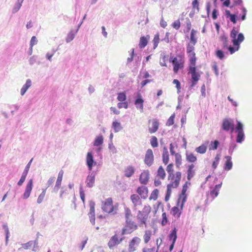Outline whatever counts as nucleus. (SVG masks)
Masks as SVG:
<instances>
[{
  "instance_id": "1",
  "label": "nucleus",
  "mask_w": 252,
  "mask_h": 252,
  "mask_svg": "<svg viewBox=\"0 0 252 252\" xmlns=\"http://www.w3.org/2000/svg\"><path fill=\"white\" fill-rule=\"evenodd\" d=\"M238 32L233 28L230 32V37L232 38V42L233 47L228 46V41L222 42V48L223 49H227L230 54H233L236 51H237L240 48V43L244 40V36L242 33L238 34Z\"/></svg>"
},
{
  "instance_id": "2",
  "label": "nucleus",
  "mask_w": 252,
  "mask_h": 252,
  "mask_svg": "<svg viewBox=\"0 0 252 252\" xmlns=\"http://www.w3.org/2000/svg\"><path fill=\"white\" fill-rule=\"evenodd\" d=\"M189 67L188 74H191V88L194 87L197 83V82L200 79V74L196 71V58H189Z\"/></svg>"
},
{
  "instance_id": "3",
  "label": "nucleus",
  "mask_w": 252,
  "mask_h": 252,
  "mask_svg": "<svg viewBox=\"0 0 252 252\" xmlns=\"http://www.w3.org/2000/svg\"><path fill=\"white\" fill-rule=\"evenodd\" d=\"M151 211V207L150 205H145L142 211H138L136 215V219L139 225L142 226H147V222L149 219V216Z\"/></svg>"
},
{
  "instance_id": "4",
  "label": "nucleus",
  "mask_w": 252,
  "mask_h": 252,
  "mask_svg": "<svg viewBox=\"0 0 252 252\" xmlns=\"http://www.w3.org/2000/svg\"><path fill=\"white\" fill-rule=\"evenodd\" d=\"M196 34V31L192 29L190 32V42L188 44L187 46V53L189 58L196 57L194 52V46L197 41Z\"/></svg>"
},
{
  "instance_id": "5",
  "label": "nucleus",
  "mask_w": 252,
  "mask_h": 252,
  "mask_svg": "<svg viewBox=\"0 0 252 252\" xmlns=\"http://www.w3.org/2000/svg\"><path fill=\"white\" fill-rule=\"evenodd\" d=\"M118 204L113 205L112 198L111 197L106 198L101 202V209L102 211L106 213H116L118 210Z\"/></svg>"
},
{
  "instance_id": "6",
  "label": "nucleus",
  "mask_w": 252,
  "mask_h": 252,
  "mask_svg": "<svg viewBox=\"0 0 252 252\" xmlns=\"http://www.w3.org/2000/svg\"><path fill=\"white\" fill-rule=\"evenodd\" d=\"M169 61L173 65V70L175 74L177 73L180 69H182L184 67L185 60L180 55H178L176 57H171Z\"/></svg>"
},
{
  "instance_id": "7",
  "label": "nucleus",
  "mask_w": 252,
  "mask_h": 252,
  "mask_svg": "<svg viewBox=\"0 0 252 252\" xmlns=\"http://www.w3.org/2000/svg\"><path fill=\"white\" fill-rule=\"evenodd\" d=\"M181 177L182 173L180 171H177L172 175H168V180L169 181V183L167 186L173 189L177 188L180 184Z\"/></svg>"
},
{
  "instance_id": "8",
  "label": "nucleus",
  "mask_w": 252,
  "mask_h": 252,
  "mask_svg": "<svg viewBox=\"0 0 252 252\" xmlns=\"http://www.w3.org/2000/svg\"><path fill=\"white\" fill-rule=\"evenodd\" d=\"M138 225L132 220L126 221V225L122 229V235L130 234L137 230Z\"/></svg>"
},
{
  "instance_id": "9",
  "label": "nucleus",
  "mask_w": 252,
  "mask_h": 252,
  "mask_svg": "<svg viewBox=\"0 0 252 252\" xmlns=\"http://www.w3.org/2000/svg\"><path fill=\"white\" fill-rule=\"evenodd\" d=\"M182 200L178 199L176 206L173 207L170 210V214L175 218H179L181 214L185 204L183 203L182 205Z\"/></svg>"
},
{
  "instance_id": "10",
  "label": "nucleus",
  "mask_w": 252,
  "mask_h": 252,
  "mask_svg": "<svg viewBox=\"0 0 252 252\" xmlns=\"http://www.w3.org/2000/svg\"><path fill=\"white\" fill-rule=\"evenodd\" d=\"M221 185L222 183L216 185L214 188L207 194V197L206 200V202L212 201L218 195Z\"/></svg>"
},
{
  "instance_id": "11",
  "label": "nucleus",
  "mask_w": 252,
  "mask_h": 252,
  "mask_svg": "<svg viewBox=\"0 0 252 252\" xmlns=\"http://www.w3.org/2000/svg\"><path fill=\"white\" fill-rule=\"evenodd\" d=\"M221 127L225 131H230L232 133L234 130V124L233 121L230 119L225 118L223 120Z\"/></svg>"
},
{
  "instance_id": "12",
  "label": "nucleus",
  "mask_w": 252,
  "mask_h": 252,
  "mask_svg": "<svg viewBox=\"0 0 252 252\" xmlns=\"http://www.w3.org/2000/svg\"><path fill=\"white\" fill-rule=\"evenodd\" d=\"M148 131L150 134L156 132L159 126V122L157 119H150L148 121Z\"/></svg>"
},
{
  "instance_id": "13",
  "label": "nucleus",
  "mask_w": 252,
  "mask_h": 252,
  "mask_svg": "<svg viewBox=\"0 0 252 252\" xmlns=\"http://www.w3.org/2000/svg\"><path fill=\"white\" fill-rule=\"evenodd\" d=\"M236 132L237 133L236 142L237 143H241L244 139V132L243 130V125L240 122H237L236 126Z\"/></svg>"
},
{
  "instance_id": "14",
  "label": "nucleus",
  "mask_w": 252,
  "mask_h": 252,
  "mask_svg": "<svg viewBox=\"0 0 252 252\" xmlns=\"http://www.w3.org/2000/svg\"><path fill=\"white\" fill-rule=\"evenodd\" d=\"M130 200L133 205V210H136L142 206L141 198L137 194H133L130 196Z\"/></svg>"
},
{
  "instance_id": "15",
  "label": "nucleus",
  "mask_w": 252,
  "mask_h": 252,
  "mask_svg": "<svg viewBox=\"0 0 252 252\" xmlns=\"http://www.w3.org/2000/svg\"><path fill=\"white\" fill-rule=\"evenodd\" d=\"M123 239L122 238H119L118 235L115 234L112 236L108 243V246L110 249H113L115 246L120 244Z\"/></svg>"
},
{
  "instance_id": "16",
  "label": "nucleus",
  "mask_w": 252,
  "mask_h": 252,
  "mask_svg": "<svg viewBox=\"0 0 252 252\" xmlns=\"http://www.w3.org/2000/svg\"><path fill=\"white\" fill-rule=\"evenodd\" d=\"M154 155L153 151L151 149H149L146 151L144 162L148 166H151L154 162Z\"/></svg>"
},
{
  "instance_id": "17",
  "label": "nucleus",
  "mask_w": 252,
  "mask_h": 252,
  "mask_svg": "<svg viewBox=\"0 0 252 252\" xmlns=\"http://www.w3.org/2000/svg\"><path fill=\"white\" fill-rule=\"evenodd\" d=\"M140 241L141 239L139 237L137 236L134 237L129 243L128 251L129 252H135Z\"/></svg>"
},
{
  "instance_id": "18",
  "label": "nucleus",
  "mask_w": 252,
  "mask_h": 252,
  "mask_svg": "<svg viewBox=\"0 0 252 252\" xmlns=\"http://www.w3.org/2000/svg\"><path fill=\"white\" fill-rule=\"evenodd\" d=\"M137 194L142 199H146L148 195V189L145 186H141L137 188L136 189Z\"/></svg>"
},
{
  "instance_id": "19",
  "label": "nucleus",
  "mask_w": 252,
  "mask_h": 252,
  "mask_svg": "<svg viewBox=\"0 0 252 252\" xmlns=\"http://www.w3.org/2000/svg\"><path fill=\"white\" fill-rule=\"evenodd\" d=\"M95 203L94 201L89 202L90 212L88 213V216L91 222L93 225L95 224Z\"/></svg>"
},
{
  "instance_id": "20",
  "label": "nucleus",
  "mask_w": 252,
  "mask_h": 252,
  "mask_svg": "<svg viewBox=\"0 0 252 252\" xmlns=\"http://www.w3.org/2000/svg\"><path fill=\"white\" fill-rule=\"evenodd\" d=\"M190 185V183L189 182L187 181L183 186L182 193L178 198V199L182 201V205H183V203H185L187 200V195L186 192L187 191L188 186Z\"/></svg>"
},
{
  "instance_id": "21",
  "label": "nucleus",
  "mask_w": 252,
  "mask_h": 252,
  "mask_svg": "<svg viewBox=\"0 0 252 252\" xmlns=\"http://www.w3.org/2000/svg\"><path fill=\"white\" fill-rule=\"evenodd\" d=\"M33 187V181L32 179H30L27 185L26 188L25 190V192L23 195V197L24 199H27L28 198L31 194V191Z\"/></svg>"
},
{
  "instance_id": "22",
  "label": "nucleus",
  "mask_w": 252,
  "mask_h": 252,
  "mask_svg": "<svg viewBox=\"0 0 252 252\" xmlns=\"http://www.w3.org/2000/svg\"><path fill=\"white\" fill-rule=\"evenodd\" d=\"M187 179L190 180L195 174V165L191 163L187 166Z\"/></svg>"
},
{
  "instance_id": "23",
  "label": "nucleus",
  "mask_w": 252,
  "mask_h": 252,
  "mask_svg": "<svg viewBox=\"0 0 252 252\" xmlns=\"http://www.w3.org/2000/svg\"><path fill=\"white\" fill-rule=\"evenodd\" d=\"M137 98L135 99L134 104L137 109H140L141 112L143 111L144 106V100L142 97V95L140 93H138L137 95Z\"/></svg>"
},
{
  "instance_id": "24",
  "label": "nucleus",
  "mask_w": 252,
  "mask_h": 252,
  "mask_svg": "<svg viewBox=\"0 0 252 252\" xmlns=\"http://www.w3.org/2000/svg\"><path fill=\"white\" fill-rule=\"evenodd\" d=\"M63 174L64 172L63 170H60L59 172L55 186L54 188V190L56 192L58 191L59 189L61 188Z\"/></svg>"
},
{
  "instance_id": "25",
  "label": "nucleus",
  "mask_w": 252,
  "mask_h": 252,
  "mask_svg": "<svg viewBox=\"0 0 252 252\" xmlns=\"http://www.w3.org/2000/svg\"><path fill=\"white\" fill-rule=\"evenodd\" d=\"M149 179V172L148 171H143L139 177V182L141 184L146 185Z\"/></svg>"
},
{
  "instance_id": "26",
  "label": "nucleus",
  "mask_w": 252,
  "mask_h": 252,
  "mask_svg": "<svg viewBox=\"0 0 252 252\" xmlns=\"http://www.w3.org/2000/svg\"><path fill=\"white\" fill-rule=\"evenodd\" d=\"M86 162L89 170H92L93 164L94 163V160L93 158V156L92 153L90 152H89L87 154L86 158Z\"/></svg>"
},
{
  "instance_id": "27",
  "label": "nucleus",
  "mask_w": 252,
  "mask_h": 252,
  "mask_svg": "<svg viewBox=\"0 0 252 252\" xmlns=\"http://www.w3.org/2000/svg\"><path fill=\"white\" fill-rule=\"evenodd\" d=\"M150 39V35H147L146 36H141L140 38L139 47L140 48L142 49L145 47L148 42V40Z\"/></svg>"
},
{
  "instance_id": "28",
  "label": "nucleus",
  "mask_w": 252,
  "mask_h": 252,
  "mask_svg": "<svg viewBox=\"0 0 252 252\" xmlns=\"http://www.w3.org/2000/svg\"><path fill=\"white\" fill-rule=\"evenodd\" d=\"M186 160L190 163H194L197 161V157L192 153L187 152L186 154Z\"/></svg>"
},
{
  "instance_id": "29",
  "label": "nucleus",
  "mask_w": 252,
  "mask_h": 252,
  "mask_svg": "<svg viewBox=\"0 0 252 252\" xmlns=\"http://www.w3.org/2000/svg\"><path fill=\"white\" fill-rule=\"evenodd\" d=\"M135 172L134 168L132 166H127L124 170V175L126 177H131Z\"/></svg>"
},
{
  "instance_id": "30",
  "label": "nucleus",
  "mask_w": 252,
  "mask_h": 252,
  "mask_svg": "<svg viewBox=\"0 0 252 252\" xmlns=\"http://www.w3.org/2000/svg\"><path fill=\"white\" fill-rule=\"evenodd\" d=\"M95 181V176L93 174L88 176L86 179L87 186L89 188H92L94 186Z\"/></svg>"
},
{
  "instance_id": "31",
  "label": "nucleus",
  "mask_w": 252,
  "mask_h": 252,
  "mask_svg": "<svg viewBox=\"0 0 252 252\" xmlns=\"http://www.w3.org/2000/svg\"><path fill=\"white\" fill-rule=\"evenodd\" d=\"M209 143L208 141L206 142V144H202L200 146L195 148V151L199 154H205L207 149V145Z\"/></svg>"
},
{
  "instance_id": "32",
  "label": "nucleus",
  "mask_w": 252,
  "mask_h": 252,
  "mask_svg": "<svg viewBox=\"0 0 252 252\" xmlns=\"http://www.w3.org/2000/svg\"><path fill=\"white\" fill-rule=\"evenodd\" d=\"M165 176L166 173L164 169L162 166H160L157 170V177H158L162 180H164L165 178Z\"/></svg>"
},
{
  "instance_id": "33",
  "label": "nucleus",
  "mask_w": 252,
  "mask_h": 252,
  "mask_svg": "<svg viewBox=\"0 0 252 252\" xmlns=\"http://www.w3.org/2000/svg\"><path fill=\"white\" fill-rule=\"evenodd\" d=\"M226 161L224 164V169L225 170H229L232 167V162L231 161V158L230 156L225 157Z\"/></svg>"
},
{
  "instance_id": "34",
  "label": "nucleus",
  "mask_w": 252,
  "mask_h": 252,
  "mask_svg": "<svg viewBox=\"0 0 252 252\" xmlns=\"http://www.w3.org/2000/svg\"><path fill=\"white\" fill-rule=\"evenodd\" d=\"M35 242L33 241H30L24 244H22L21 245V247L19 248L18 250L21 251L22 250H28L30 249L32 246H33L35 244Z\"/></svg>"
},
{
  "instance_id": "35",
  "label": "nucleus",
  "mask_w": 252,
  "mask_h": 252,
  "mask_svg": "<svg viewBox=\"0 0 252 252\" xmlns=\"http://www.w3.org/2000/svg\"><path fill=\"white\" fill-rule=\"evenodd\" d=\"M169 154L166 148H164L162 156V160L163 163L166 165L169 162Z\"/></svg>"
},
{
  "instance_id": "36",
  "label": "nucleus",
  "mask_w": 252,
  "mask_h": 252,
  "mask_svg": "<svg viewBox=\"0 0 252 252\" xmlns=\"http://www.w3.org/2000/svg\"><path fill=\"white\" fill-rule=\"evenodd\" d=\"M177 229L175 227L171 232L170 234L169 235V239L170 241H172L173 243H175V242L177 239Z\"/></svg>"
},
{
  "instance_id": "37",
  "label": "nucleus",
  "mask_w": 252,
  "mask_h": 252,
  "mask_svg": "<svg viewBox=\"0 0 252 252\" xmlns=\"http://www.w3.org/2000/svg\"><path fill=\"white\" fill-rule=\"evenodd\" d=\"M159 190L157 189H154L151 192L149 198L150 200H156L158 199Z\"/></svg>"
},
{
  "instance_id": "38",
  "label": "nucleus",
  "mask_w": 252,
  "mask_h": 252,
  "mask_svg": "<svg viewBox=\"0 0 252 252\" xmlns=\"http://www.w3.org/2000/svg\"><path fill=\"white\" fill-rule=\"evenodd\" d=\"M152 232L151 230H146L143 236L145 243H148L151 239Z\"/></svg>"
},
{
  "instance_id": "39",
  "label": "nucleus",
  "mask_w": 252,
  "mask_h": 252,
  "mask_svg": "<svg viewBox=\"0 0 252 252\" xmlns=\"http://www.w3.org/2000/svg\"><path fill=\"white\" fill-rule=\"evenodd\" d=\"M125 215L126 218V221L132 220L131 218L132 217V214L130 209L129 208H125Z\"/></svg>"
},
{
  "instance_id": "40",
  "label": "nucleus",
  "mask_w": 252,
  "mask_h": 252,
  "mask_svg": "<svg viewBox=\"0 0 252 252\" xmlns=\"http://www.w3.org/2000/svg\"><path fill=\"white\" fill-rule=\"evenodd\" d=\"M103 142V137L102 135L97 136L94 143V145L95 146H99L102 144Z\"/></svg>"
},
{
  "instance_id": "41",
  "label": "nucleus",
  "mask_w": 252,
  "mask_h": 252,
  "mask_svg": "<svg viewBox=\"0 0 252 252\" xmlns=\"http://www.w3.org/2000/svg\"><path fill=\"white\" fill-rule=\"evenodd\" d=\"M175 163L177 167H180L182 164V157L179 153H176L175 155Z\"/></svg>"
},
{
  "instance_id": "42",
  "label": "nucleus",
  "mask_w": 252,
  "mask_h": 252,
  "mask_svg": "<svg viewBox=\"0 0 252 252\" xmlns=\"http://www.w3.org/2000/svg\"><path fill=\"white\" fill-rule=\"evenodd\" d=\"M191 5L193 10L196 11L197 12L199 11V2L198 0H192Z\"/></svg>"
},
{
  "instance_id": "43",
  "label": "nucleus",
  "mask_w": 252,
  "mask_h": 252,
  "mask_svg": "<svg viewBox=\"0 0 252 252\" xmlns=\"http://www.w3.org/2000/svg\"><path fill=\"white\" fill-rule=\"evenodd\" d=\"M112 127L114 128L115 132H118L122 129L120 123L116 121L113 122Z\"/></svg>"
},
{
  "instance_id": "44",
  "label": "nucleus",
  "mask_w": 252,
  "mask_h": 252,
  "mask_svg": "<svg viewBox=\"0 0 252 252\" xmlns=\"http://www.w3.org/2000/svg\"><path fill=\"white\" fill-rule=\"evenodd\" d=\"M168 223V220L167 214L165 212H163L161 215V225L165 226Z\"/></svg>"
},
{
  "instance_id": "45",
  "label": "nucleus",
  "mask_w": 252,
  "mask_h": 252,
  "mask_svg": "<svg viewBox=\"0 0 252 252\" xmlns=\"http://www.w3.org/2000/svg\"><path fill=\"white\" fill-rule=\"evenodd\" d=\"M159 42V34L158 33L156 34L154 37L153 40V43L154 44L153 48L155 49L158 46V43Z\"/></svg>"
},
{
  "instance_id": "46",
  "label": "nucleus",
  "mask_w": 252,
  "mask_h": 252,
  "mask_svg": "<svg viewBox=\"0 0 252 252\" xmlns=\"http://www.w3.org/2000/svg\"><path fill=\"white\" fill-rule=\"evenodd\" d=\"M150 144L153 148H156L158 146V139L155 136H152L150 139Z\"/></svg>"
},
{
  "instance_id": "47",
  "label": "nucleus",
  "mask_w": 252,
  "mask_h": 252,
  "mask_svg": "<svg viewBox=\"0 0 252 252\" xmlns=\"http://www.w3.org/2000/svg\"><path fill=\"white\" fill-rule=\"evenodd\" d=\"M126 96L125 92L120 93L118 94L117 100L120 102L126 101Z\"/></svg>"
},
{
  "instance_id": "48",
  "label": "nucleus",
  "mask_w": 252,
  "mask_h": 252,
  "mask_svg": "<svg viewBox=\"0 0 252 252\" xmlns=\"http://www.w3.org/2000/svg\"><path fill=\"white\" fill-rule=\"evenodd\" d=\"M166 171L168 175H172L175 174L174 172V165L173 163H170L166 167Z\"/></svg>"
},
{
  "instance_id": "49",
  "label": "nucleus",
  "mask_w": 252,
  "mask_h": 252,
  "mask_svg": "<svg viewBox=\"0 0 252 252\" xmlns=\"http://www.w3.org/2000/svg\"><path fill=\"white\" fill-rule=\"evenodd\" d=\"M46 194V189H44L42 190V192L40 193V194L39 195L37 200V203L38 204H40L43 200Z\"/></svg>"
},
{
  "instance_id": "50",
  "label": "nucleus",
  "mask_w": 252,
  "mask_h": 252,
  "mask_svg": "<svg viewBox=\"0 0 252 252\" xmlns=\"http://www.w3.org/2000/svg\"><path fill=\"white\" fill-rule=\"evenodd\" d=\"M219 145V142L218 140H215L214 142H211L209 148L210 150H217Z\"/></svg>"
},
{
  "instance_id": "51",
  "label": "nucleus",
  "mask_w": 252,
  "mask_h": 252,
  "mask_svg": "<svg viewBox=\"0 0 252 252\" xmlns=\"http://www.w3.org/2000/svg\"><path fill=\"white\" fill-rule=\"evenodd\" d=\"M226 14L227 17H229L230 20L233 23L235 24L236 23V16L235 14H231L230 13L229 11L226 10Z\"/></svg>"
},
{
  "instance_id": "52",
  "label": "nucleus",
  "mask_w": 252,
  "mask_h": 252,
  "mask_svg": "<svg viewBox=\"0 0 252 252\" xmlns=\"http://www.w3.org/2000/svg\"><path fill=\"white\" fill-rule=\"evenodd\" d=\"M2 227H3V229H4L5 233L6 243H7V242L8 241V238H9V229H8V226L7 225H5V224L3 225L2 226Z\"/></svg>"
},
{
  "instance_id": "53",
  "label": "nucleus",
  "mask_w": 252,
  "mask_h": 252,
  "mask_svg": "<svg viewBox=\"0 0 252 252\" xmlns=\"http://www.w3.org/2000/svg\"><path fill=\"white\" fill-rule=\"evenodd\" d=\"M175 114L172 115L167 120L166 125L167 126H171L174 123Z\"/></svg>"
},
{
  "instance_id": "54",
  "label": "nucleus",
  "mask_w": 252,
  "mask_h": 252,
  "mask_svg": "<svg viewBox=\"0 0 252 252\" xmlns=\"http://www.w3.org/2000/svg\"><path fill=\"white\" fill-rule=\"evenodd\" d=\"M215 55L220 60H222L224 58V53L220 49H218L216 51Z\"/></svg>"
},
{
  "instance_id": "55",
  "label": "nucleus",
  "mask_w": 252,
  "mask_h": 252,
  "mask_svg": "<svg viewBox=\"0 0 252 252\" xmlns=\"http://www.w3.org/2000/svg\"><path fill=\"white\" fill-rule=\"evenodd\" d=\"M74 36H75V34L73 32L71 31V32H69L68 33L67 37L66 38V42L68 43V42H70V41H71L74 39Z\"/></svg>"
},
{
  "instance_id": "56",
  "label": "nucleus",
  "mask_w": 252,
  "mask_h": 252,
  "mask_svg": "<svg viewBox=\"0 0 252 252\" xmlns=\"http://www.w3.org/2000/svg\"><path fill=\"white\" fill-rule=\"evenodd\" d=\"M220 159V156L219 155H217L212 164V167L213 169H215L217 168L219 164Z\"/></svg>"
},
{
  "instance_id": "57",
  "label": "nucleus",
  "mask_w": 252,
  "mask_h": 252,
  "mask_svg": "<svg viewBox=\"0 0 252 252\" xmlns=\"http://www.w3.org/2000/svg\"><path fill=\"white\" fill-rule=\"evenodd\" d=\"M173 189L170 187L167 186V191L165 197V200L167 201L169 200V198L171 195L172 192V189Z\"/></svg>"
},
{
  "instance_id": "58",
  "label": "nucleus",
  "mask_w": 252,
  "mask_h": 252,
  "mask_svg": "<svg viewBox=\"0 0 252 252\" xmlns=\"http://www.w3.org/2000/svg\"><path fill=\"white\" fill-rule=\"evenodd\" d=\"M117 106L119 109H121L122 108L126 109L128 107V103L126 101L123 102L120 101V102L118 103Z\"/></svg>"
},
{
  "instance_id": "59",
  "label": "nucleus",
  "mask_w": 252,
  "mask_h": 252,
  "mask_svg": "<svg viewBox=\"0 0 252 252\" xmlns=\"http://www.w3.org/2000/svg\"><path fill=\"white\" fill-rule=\"evenodd\" d=\"M180 26L181 24L179 20L174 21L172 24V27L176 30H179L180 28Z\"/></svg>"
},
{
  "instance_id": "60",
  "label": "nucleus",
  "mask_w": 252,
  "mask_h": 252,
  "mask_svg": "<svg viewBox=\"0 0 252 252\" xmlns=\"http://www.w3.org/2000/svg\"><path fill=\"white\" fill-rule=\"evenodd\" d=\"M37 42V40L35 36H33L32 37L30 41V48L32 50V47L35 45Z\"/></svg>"
},
{
  "instance_id": "61",
  "label": "nucleus",
  "mask_w": 252,
  "mask_h": 252,
  "mask_svg": "<svg viewBox=\"0 0 252 252\" xmlns=\"http://www.w3.org/2000/svg\"><path fill=\"white\" fill-rule=\"evenodd\" d=\"M173 83L176 85V87L177 89L178 92H180L181 90V84L179 81L177 79H174L173 81Z\"/></svg>"
},
{
  "instance_id": "62",
  "label": "nucleus",
  "mask_w": 252,
  "mask_h": 252,
  "mask_svg": "<svg viewBox=\"0 0 252 252\" xmlns=\"http://www.w3.org/2000/svg\"><path fill=\"white\" fill-rule=\"evenodd\" d=\"M27 176V175H26L23 173L22 174L20 180L19 181V182L17 183L18 186H21L22 185V184H23V183L25 182V181L26 180Z\"/></svg>"
},
{
  "instance_id": "63",
  "label": "nucleus",
  "mask_w": 252,
  "mask_h": 252,
  "mask_svg": "<svg viewBox=\"0 0 252 252\" xmlns=\"http://www.w3.org/2000/svg\"><path fill=\"white\" fill-rule=\"evenodd\" d=\"M166 56L164 55L160 61V64L161 66H166Z\"/></svg>"
},
{
  "instance_id": "64",
  "label": "nucleus",
  "mask_w": 252,
  "mask_h": 252,
  "mask_svg": "<svg viewBox=\"0 0 252 252\" xmlns=\"http://www.w3.org/2000/svg\"><path fill=\"white\" fill-rule=\"evenodd\" d=\"M92 252H104V251L102 247H96L93 249Z\"/></svg>"
}]
</instances>
